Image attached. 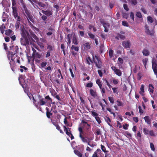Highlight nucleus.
Wrapping results in <instances>:
<instances>
[{
	"mask_svg": "<svg viewBox=\"0 0 157 157\" xmlns=\"http://www.w3.org/2000/svg\"><path fill=\"white\" fill-rule=\"evenodd\" d=\"M142 53L144 56H148L149 55V51L147 49H144L142 51Z\"/></svg>",
	"mask_w": 157,
	"mask_h": 157,
	"instance_id": "obj_27",
	"label": "nucleus"
},
{
	"mask_svg": "<svg viewBox=\"0 0 157 157\" xmlns=\"http://www.w3.org/2000/svg\"><path fill=\"white\" fill-rule=\"evenodd\" d=\"M152 68L154 73H157V64L155 61H152Z\"/></svg>",
	"mask_w": 157,
	"mask_h": 157,
	"instance_id": "obj_14",
	"label": "nucleus"
},
{
	"mask_svg": "<svg viewBox=\"0 0 157 157\" xmlns=\"http://www.w3.org/2000/svg\"><path fill=\"white\" fill-rule=\"evenodd\" d=\"M47 62H42L40 64V67L41 69H43V68H44L45 66H46L47 65Z\"/></svg>",
	"mask_w": 157,
	"mask_h": 157,
	"instance_id": "obj_41",
	"label": "nucleus"
},
{
	"mask_svg": "<svg viewBox=\"0 0 157 157\" xmlns=\"http://www.w3.org/2000/svg\"><path fill=\"white\" fill-rule=\"evenodd\" d=\"M136 16L139 18H141L142 17V15L140 12H137L136 13Z\"/></svg>",
	"mask_w": 157,
	"mask_h": 157,
	"instance_id": "obj_42",
	"label": "nucleus"
},
{
	"mask_svg": "<svg viewBox=\"0 0 157 157\" xmlns=\"http://www.w3.org/2000/svg\"><path fill=\"white\" fill-rule=\"evenodd\" d=\"M108 98L111 103L113 104L114 103V99L113 97H109Z\"/></svg>",
	"mask_w": 157,
	"mask_h": 157,
	"instance_id": "obj_52",
	"label": "nucleus"
},
{
	"mask_svg": "<svg viewBox=\"0 0 157 157\" xmlns=\"http://www.w3.org/2000/svg\"><path fill=\"white\" fill-rule=\"evenodd\" d=\"M84 146L82 145V148L81 152L78 150H74V152L75 155H77L79 157H84V156H82V154L83 151L84 150Z\"/></svg>",
	"mask_w": 157,
	"mask_h": 157,
	"instance_id": "obj_6",
	"label": "nucleus"
},
{
	"mask_svg": "<svg viewBox=\"0 0 157 157\" xmlns=\"http://www.w3.org/2000/svg\"><path fill=\"white\" fill-rule=\"evenodd\" d=\"M115 39L118 40L119 38L122 40H124L125 39V36L124 35H122L119 33H117V36L115 37Z\"/></svg>",
	"mask_w": 157,
	"mask_h": 157,
	"instance_id": "obj_25",
	"label": "nucleus"
},
{
	"mask_svg": "<svg viewBox=\"0 0 157 157\" xmlns=\"http://www.w3.org/2000/svg\"><path fill=\"white\" fill-rule=\"evenodd\" d=\"M90 95L93 97H95L97 96L96 92L95 91L92 89H90Z\"/></svg>",
	"mask_w": 157,
	"mask_h": 157,
	"instance_id": "obj_28",
	"label": "nucleus"
},
{
	"mask_svg": "<svg viewBox=\"0 0 157 157\" xmlns=\"http://www.w3.org/2000/svg\"><path fill=\"white\" fill-rule=\"evenodd\" d=\"M2 4L3 6L5 8L10 6V4L7 0H3L2 2Z\"/></svg>",
	"mask_w": 157,
	"mask_h": 157,
	"instance_id": "obj_20",
	"label": "nucleus"
},
{
	"mask_svg": "<svg viewBox=\"0 0 157 157\" xmlns=\"http://www.w3.org/2000/svg\"><path fill=\"white\" fill-rule=\"evenodd\" d=\"M102 154L101 151L100 149H98L93 154L92 157H99Z\"/></svg>",
	"mask_w": 157,
	"mask_h": 157,
	"instance_id": "obj_10",
	"label": "nucleus"
},
{
	"mask_svg": "<svg viewBox=\"0 0 157 157\" xmlns=\"http://www.w3.org/2000/svg\"><path fill=\"white\" fill-rule=\"evenodd\" d=\"M56 128L60 132V133H61L62 134H63V131L61 129H60V126H59V125L58 124L57 125H56Z\"/></svg>",
	"mask_w": 157,
	"mask_h": 157,
	"instance_id": "obj_47",
	"label": "nucleus"
},
{
	"mask_svg": "<svg viewBox=\"0 0 157 157\" xmlns=\"http://www.w3.org/2000/svg\"><path fill=\"white\" fill-rule=\"evenodd\" d=\"M47 49L48 50L47 51L52 52H54L55 51V48L54 46L49 44H47Z\"/></svg>",
	"mask_w": 157,
	"mask_h": 157,
	"instance_id": "obj_22",
	"label": "nucleus"
},
{
	"mask_svg": "<svg viewBox=\"0 0 157 157\" xmlns=\"http://www.w3.org/2000/svg\"><path fill=\"white\" fill-rule=\"evenodd\" d=\"M78 130L79 132V137L81 139L82 141L84 140L85 138H84V136L82 135L83 132L82 128L81 127H79L78 128Z\"/></svg>",
	"mask_w": 157,
	"mask_h": 157,
	"instance_id": "obj_13",
	"label": "nucleus"
},
{
	"mask_svg": "<svg viewBox=\"0 0 157 157\" xmlns=\"http://www.w3.org/2000/svg\"><path fill=\"white\" fill-rule=\"evenodd\" d=\"M154 87L152 84H150L149 85V91L152 94L154 91Z\"/></svg>",
	"mask_w": 157,
	"mask_h": 157,
	"instance_id": "obj_35",
	"label": "nucleus"
},
{
	"mask_svg": "<svg viewBox=\"0 0 157 157\" xmlns=\"http://www.w3.org/2000/svg\"><path fill=\"white\" fill-rule=\"evenodd\" d=\"M13 9V14L15 18H16L18 16L17 11L16 7H12Z\"/></svg>",
	"mask_w": 157,
	"mask_h": 157,
	"instance_id": "obj_19",
	"label": "nucleus"
},
{
	"mask_svg": "<svg viewBox=\"0 0 157 157\" xmlns=\"http://www.w3.org/2000/svg\"><path fill=\"white\" fill-rule=\"evenodd\" d=\"M9 16L5 12L3 13V14L2 17V21L3 22L6 21V20H8Z\"/></svg>",
	"mask_w": 157,
	"mask_h": 157,
	"instance_id": "obj_21",
	"label": "nucleus"
},
{
	"mask_svg": "<svg viewBox=\"0 0 157 157\" xmlns=\"http://www.w3.org/2000/svg\"><path fill=\"white\" fill-rule=\"evenodd\" d=\"M101 149L102 151L105 153V157H106V153H107L109 152V151L106 150L105 147L104 145L101 144Z\"/></svg>",
	"mask_w": 157,
	"mask_h": 157,
	"instance_id": "obj_26",
	"label": "nucleus"
},
{
	"mask_svg": "<svg viewBox=\"0 0 157 157\" xmlns=\"http://www.w3.org/2000/svg\"><path fill=\"white\" fill-rule=\"evenodd\" d=\"M125 134L126 136L128 137H131L132 135L128 132L127 131L125 132Z\"/></svg>",
	"mask_w": 157,
	"mask_h": 157,
	"instance_id": "obj_58",
	"label": "nucleus"
},
{
	"mask_svg": "<svg viewBox=\"0 0 157 157\" xmlns=\"http://www.w3.org/2000/svg\"><path fill=\"white\" fill-rule=\"evenodd\" d=\"M105 120L109 125L110 126H112V125L110 123V122H111V119L109 118V117H106L105 118Z\"/></svg>",
	"mask_w": 157,
	"mask_h": 157,
	"instance_id": "obj_37",
	"label": "nucleus"
},
{
	"mask_svg": "<svg viewBox=\"0 0 157 157\" xmlns=\"http://www.w3.org/2000/svg\"><path fill=\"white\" fill-rule=\"evenodd\" d=\"M93 61L95 66L98 68H101L102 67V63L100 59L97 56H93Z\"/></svg>",
	"mask_w": 157,
	"mask_h": 157,
	"instance_id": "obj_2",
	"label": "nucleus"
},
{
	"mask_svg": "<svg viewBox=\"0 0 157 157\" xmlns=\"http://www.w3.org/2000/svg\"><path fill=\"white\" fill-rule=\"evenodd\" d=\"M145 122H146L147 124L149 125H151V119L149 118V117L148 116H146L144 117Z\"/></svg>",
	"mask_w": 157,
	"mask_h": 157,
	"instance_id": "obj_23",
	"label": "nucleus"
},
{
	"mask_svg": "<svg viewBox=\"0 0 157 157\" xmlns=\"http://www.w3.org/2000/svg\"><path fill=\"white\" fill-rule=\"evenodd\" d=\"M30 39V37L23 38L21 37L20 39V41L21 44L23 45H29V40Z\"/></svg>",
	"mask_w": 157,
	"mask_h": 157,
	"instance_id": "obj_4",
	"label": "nucleus"
},
{
	"mask_svg": "<svg viewBox=\"0 0 157 157\" xmlns=\"http://www.w3.org/2000/svg\"><path fill=\"white\" fill-rule=\"evenodd\" d=\"M64 131L66 132V134L69 136L70 137L72 134L71 133V128H67L65 126H63Z\"/></svg>",
	"mask_w": 157,
	"mask_h": 157,
	"instance_id": "obj_11",
	"label": "nucleus"
},
{
	"mask_svg": "<svg viewBox=\"0 0 157 157\" xmlns=\"http://www.w3.org/2000/svg\"><path fill=\"white\" fill-rule=\"evenodd\" d=\"M46 110H47V112H46V115H47V117L48 118H50V116L51 115H52V113H51L50 111H49V109L48 108V107H46Z\"/></svg>",
	"mask_w": 157,
	"mask_h": 157,
	"instance_id": "obj_29",
	"label": "nucleus"
},
{
	"mask_svg": "<svg viewBox=\"0 0 157 157\" xmlns=\"http://www.w3.org/2000/svg\"><path fill=\"white\" fill-rule=\"evenodd\" d=\"M111 69L118 76H121V75L122 72L120 69L117 68L115 66H112Z\"/></svg>",
	"mask_w": 157,
	"mask_h": 157,
	"instance_id": "obj_9",
	"label": "nucleus"
},
{
	"mask_svg": "<svg viewBox=\"0 0 157 157\" xmlns=\"http://www.w3.org/2000/svg\"><path fill=\"white\" fill-rule=\"evenodd\" d=\"M42 13L44 14L46 16L49 17L52 14V11L50 10H42L41 11Z\"/></svg>",
	"mask_w": 157,
	"mask_h": 157,
	"instance_id": "obj_17",
	"label": "nucleus"
},
{
	"mask_svg": "<svg viewBox=\"0 0 157 157\" xmlns=\"http://www.w3.org/2000/svg\"><path fill=\"white\" fill-rule=\"evenodd\" d=\"M144 86L143 85H142L140 88V91L139 92V93L140 94H142V93H144Z\"/></svg>",
	"mask_w": 157,
	"mask_h": 157,
	"instance_id": "obj_44",
	"label": "nucleus"
},
{
	"mask_svg": "<svg viewBox=\"0 0 157 157\" xmlns=\"http://www.w3.org/2000/svg\"><path fill=\"white\" fill-rule=\"evenodd\" d=\"M114 55V52L113 50L111 49L109 51V58L111 59L112 58Z\"/></svg>",
	"mask_w": 157,
	"mask_h": 157,
	"instance_id": "obj_32",
	"label": "nucleus"
},
{
	"mask_svg": "<svg viewBox=\"0 0 157 157\" xmlns=\"http://www.w3.org/2000/svg\"><path fill=\"white\" fill-rule=\"evenodd\" d=\"M95 118L96 121H97L98 123L99 124H100L101 122V121L100 120V117L98 116H97V117H95Z\"/></svg>",
	"mask_w": 157,
	"mask_h": 157,
	"instance_id": "obj_56",
	"label": "nucleus"
},
{
	"mask_svg": "<svg viewBox=\"0 0 157 157\" xmlns=\"http://www.w3.org/2000/svg\"><path fill=\"white\" fill-rule=\"evenodd\" d=\"M85 49L88 50L90 48V46L88 42H87L83 44Z\"/></svg>",
	"mask_w": 157,
	"mask_h": 157,
	"instance_id": "obj_33",
	"label": "nucleus"
},
{
	"mask_svg": "<svg viewBox=\"0 0 157 157\" xmlns=\"http://www.w3.org/2000/svg\"><path fill=\"white\" fill-rule=\"evenodd\" d=\"M86 61L88 65H89L90 64V62H91L92 63H93V61L92 60V59H91V58L89 56H88L86 58Z\"/></svg>",
	"mask_w": 157,
	"mask_h": 157,
	"instance_id": "obj_36",
	"label": "nucleus"
},
{
	"mask_svg": "<svg viewBox=\"0 0 157 157\" xmlns=\"http://www.w3.org/2000/svg\"><path fill=\"white\" fill-rule=\"evenodd\" d=\"M94 134L91 131L88 132L87 134V136H84V138L87 140H92L94 139Z\"/></svg>",
	"mask_w": 157,
	"mask_h": 157,
	"instance_id": "obj_7",
	"label": "nucleus"
},
{
	"mask_svg": "<svg viewBox=\"0 0 157 157\" xmlns=\"http://www.w3.org/2000/svg\"><path fill=\"white\" fill-rule=\"evenodd\" d=\"M88 35L90 38L92 39H94L95 36L94 34L90 33H88Z\"/></svg>",
	"mask_w": 157,
	"mask_h": 157,
	"instance_id": "obj_46",
	"label": "nucleus"
},
{
	"mask_svg": "<svg viewBox=\"0 0 157 157\" xmlns=\"http://www.w3.org/2000/svg\"><path fill=\"white\" fill-rule=\"evenodd\" d=\"M145 32L147 34L151 36L154 35V31H150L149 29L148 26L147 25H145Z\"/></svg>",
	"mask_w": 157,
	"mask_h": 157,
	"instance_id": "obj_15",
	"label": "nucleus"
},
{
	"mask_svg": "<svg viewBox=\"0 0 157 157\" xmlns=\"http://www.w3.org/2000/svg\"><path fill=\"white\" fill-rule=\"evenodd\" d=\"M147 21L148 22H150V23H152L153 22V18L152 17L150 16H148L147 17Z\"/></svg>",
	"mask_w": 157,
	"mask_h": 157,
	"instance_id": "obj_40",
	"label": "nucleus"
},
{
	"mask_svg": "<svg viewBox=\"0 0 157 157\" xmlns=\"http://www.w3.org/2000/svg\"><path fill=\"white\" fill-rule=\"evenodd\" d=\"M131 2L132 4L135 5H136L137 3V2L136 0H129Z\"/></svg>",
	"mask_w": 157,
	"mask_h": 157,
	"instance_id": "obj_62",
	"label": "nucleus"
},
{
	"mask_svg": "<svg viewBox=\"0 0 157 157\" xmlns=\"http://www.w3.org/2000/svg\"><path fill=\"white\" fill-rule=\"evenodd\" d=\"M91 114L92 115L95 117V118L98 116V114L96 112L94 111L91 112Z\"/></svg>",
	"mask_w": 157,
	"mask_h": 157,
	"instance_id": "obj_61",
	"label": "nucleus"
},
{
	"mask_svg": "<svg viewBox=\"0 0 157 157\" xmlns=\"http://www.w3.org/2000/svg\"><path fill=\"white\" fill-rule=\"evenodd\" d=\"M61 49L62 51H63V54L64 56H65L66 53H65V47L64 44H62L61 45Z\"/></svg>",
	"mask_w": 157,
	"mask_h": 157,
	"instance_id": "obj_31",
	"label": "nucleus"
},
{
	"mask_svg": "<svg viewBox=\"0 0 157 157\" xmlns=\"http://www.w3.org/2000/svg\"><path fill=\"white\" fill-rule=\"evenodd\" d=\"M150 147L151 150L153 151H155V148L154 147V145L152 143H150Z\"/></svg>",
	"mask_w": 157,
	"mask_h": 157,
	"instance_id": "obj_48",
	"label": "nucleus"
},
{
	"mask_svg": "<svg viewBox=\"0 0 157 157\" xmlns=\"http://www.w3.org/2000/svg\"><path fill=\"white\" fill-rule=\"evenodd\" d=\"M91 140H87L86 139H85V140H83L82 141L83 143H86L87 144L90 146L91 147H94V146H95V145L94 144H91L90 143V142Z\"/></svg>",
	"mask_w": 157,
	"mask_h": 157,
	"instance_id": "obj_24",
	"label": "nucleus"
},
{
	"mask_svg": "<svg viewBox=\"0 0 157 157\" xmlns=\"http://www.w3.org/2000/svg\"><path fill=\"white\" fill-rule=\"evenodd\" d=\"M12 32V31L10 29L6 30L5 31V34L7 36H9L11 35Z\"/></svg>",
	"mask_w": 157,
	"mask_h": 157,
	"instance_id": "obj_38",
	"label": "nucleus"
},
{
	"mask_svg": "<svg viewBox=\"0 0 157 157\" xmlns=\"http://www.w3.org/2000/svg\"><path fill=\"white\" fill-rule=\"evenodd\" d=\"M71 49L72 50H74L77 52H78L79 50V47L74 45H72L71 48Z\"/></svg>",
	"mask_w": 157,
	"mask_h": 157,
	"instance_id": "obj_30",
	"label": "nucleus"
},
{
	"mask_svg": "<svg viewBox=\"0 0 157 157\" xmlns=\"http://www.w3.org/2000/svg\"><path fill=\"white\" fill-rule=\"evenodd\" d=\"M123 7L124 10H126V11H128L129 9L128 8L127 5L126 4H123Z\"/></svg>",
	"mask_w": 157,
	"mask_h": 157,
	"instance_id": "obj_59",
	"label": "nucleus"
},
{
	"mask_svg": "<svg viewBox=\"0 0 157 157\" xmlns=\"http://www.w3.org/2000/svg\"><path fill=\"white\" fill-rule=\"evenodd\" d=\"M41 56V55H40L38 52H37L36 54L34 56L35 57L38 59H40Z\"/></svg>",
	"mask_w": 157,
	"mask_h": 157,
	"instance_id": "obj_49",
	"label": "nucleus"
},
{
	"mask_svg": "<svg viewBox=\"0 0 157 157\" xmlns=\"http://www.w3.org/2000/svg\"><path fill=\"white\" fill-rule=\"evenodd\" d=\"M136 138L138 139H141V134L140 131H138L137 134Z\"/></svg>",
	"mask_w": 157,
	"mask_h": 157,
	"instance_id": "obj_51",
	"label": "nucleus"
},
{
	"mask_svg": "<svg viewBox=\"0 0 157 157\" xmlns=\"http://www.w3.org/2000/svg\"><path fill=\"white\" fill-rule=\"evenodd\" d=\"M6 29V27L5 26L4 24H3L1 26H0V30L1 31V33L3 34L4 31V29Z\"/></svg>",
	"mask_w": 157,
	"mask_h": 157,
	"instance_id": "obj_34",
	"label": "nucleus"
},
{
	"mask_svg": "<svg viewBox=\"0 0 157 157\" xmlns=\"http://www.w3.org/2000/svg\"><path fill=\"white\" fill-rule=\"evenodd\" d=\"M12 1V7H16L15 6L16 5V2L15 0H11Z\"/></svg>",
	"mask_w": 157,
	"mask_h": 157,
	"instance_id": "obj_54",
	"label": "nucleus"
},
{
	"mask_svg": "<svg viewBox=\"0 0 157 157\" xmlns=\"http://www.w3.org/2000/svg\"><path fill=\"white\" fill-rule=\"evenodd\" d=\"M101 23L103 25V27L105 28L104 31L105 32H108L109 31L108 29L109 26V24L105 22L103 20L101 21Z\"/></svg>",
	"mask_w": 157,
	"mask_h": 157,
	"instance_id": "obj_8",
	"label": "nucleus"
},
{
	"mask_svg": "<svg viewBox=\"0 0 157 157\" xmlns=\"http://www.w3.org/2000/svg\"><path fill=\"white\" fill-rule=\"evenodd\" d=\"M72 35V34L70 35L68 34L67 35V38L68 40V42H67L68 44H70L71 43V38Z\"/></svg>",
	"mask_w": 157,
	"mask_h": 157,
	"instance_id": "obj_43",
	"label": "nucleus"
},
{
	"mask_svg": "<svg viewBox=\"0 0 157 157\" xmlns=\"http://www.w3.org/2000/svg\"><path fill=\"white\" fill-rule=\"evenodd\" d=\"M138 108L139 109V113L141 114H143L144 113V111L142 109L141 107L140 106H138Z\"/></svg>",
	"mask_w": 157,
	"mask_h": 157,
	"instance_id": "obj_64",
	"label": "nucleus"
},
{
	"mask_svg": "<svg viewBox=\"0 0 157 157\" xmlns=\"http://www.w3.org/2000/svg\"><path fill=\"white\" fill-rule=\"evenodd\" d=\"M123 46L126 48H130V42L129 41H123L122 42Z\"/></svg>",
	"mask_w": 157,
	"mask_h": 157,
	"instance_id": "obj_16",
	"label": "nucleus"
},
{
	"mask_svg": "<svg viewBox=\"0 0 157 157\" xmlns=\"http://www.w3.org/2000/svg\"><path fill=\"white\" fill-rule=\"evenodd\" d=\"M7 56L9 60L11 58V60L10 61L11 68L12 71L14 72L15 71V62L14 60L15 58L17 57V55H16V52H13L10 51H7Z\"/></svg>",
	"mask_w": 157,
	"mask_h": 157,
	"instance_id": "obj_1",
	"label": "nucleus"
},
{
	"mask_svg": "<svg viewBox=\"0 0 157 157\" xmlns=\"http://www.w3.org/2000/svg\"><path fill=\"white\" fill-rule=\"evenodd\" d=\"M72 42V43L74 44L78 45V38L75 33H74L73 35Z\"/></svg>",
	"mask_w": 157,
	"mask_h": 157,
	"instance_id": "obj_18",
	"label": "nucleus"
},
{
	"mask_svg": "<svg viewBox=\"0 0 157 157\" xmlns=\"http://www.w3.org/2000/svg\"><path fill=\"white\" fill-rule=\"evenodd\" d=\"M147 59L146 58L145 59H143V64L144 65L145 67L146 68V65L147 61Z\"/></svg>",
	"mask_w": 157,
	"mask_h": 157,
	"instance_id": "obj_50",
	"label": "nucleus"
},
{
	"mask_svg": "<svg viewBox=\"0 0 157 157\" xmlns=\"http://www.w3.org/2000/svg\"><path fill=\"white\" fill-rule=\"evenodd\" d=\"M52 53H53V52L47 51L46 52V55L45 57L47 58L50 56L52 54Z\"/></svg>",
	"mask_w": 157,
	"mask_h": 157,
	"instance_id": "obj_39",
	"label": "nucleus"
},
{
	"mask_svg": "<svg viewBox=\"0 0 157 157\" xmlns=\"http://www.w3.org/2000/svg\"><path fill=\"white\" fill-rule=\"evenodd\" d=\"M41 18L44 21H45L47 19V17L45 15H43L41 17Z\"/></svg>",
	"mask_w": 157,
	"mask_h": 157,
	"instance_id": "obj_63",
	"label": "nucleus"
},
{
	"mask_svg": "<svg viewBox=\"0 0 157 157\" xmlns=\"http://www.w3.org/2000/svg\"><path fill=\"white\" fill-rule=\"evenodd\" d=\"M25 10L26 14L25 16L28 20L29 23L31 24V23L30 22V21H31L32 23H34L35 22V19L33 17V16L30 13L27 9H26Z\"/></svg>",
	"mask_w": 157,
	"mask_h": 157,
	"instance_id": "obj_3",
	"label": "nucleus"
},
{
	"mask_svg": "<svg viewBox=\"0 0 157 157\" xmlns=\"http://www.w3.org/2000/svg\"><path fill=\"white\" fill-rule=\"evenodd\" d=\"M101 134V132L99 129H98L96 130L95 134L97 135H100Z\"/></svg>",
	"mask_w": 157,
	"mask_h": 157,
	"instance_id": "obj_60",
	"label": "nucleus"
},
{
	"mask_svg": "<svg viewBox=\"0 0 157 157\" xmlns=\"http://www.w3.org/2000/svg\"><path fill=\"white\" fill-rule=\"evenodd\" d=\"M118 62L121 64H122L123 62V59L120 57H119L118 59Z\"/></svg>",
	"mask_w": 157,
	"mask_h": 157,
	"instance_id": "obj_55",
	"label": "nucleus"
},
{
	"mask_svg": "<svg viewBox=\"0 0 157 157\" xmlns=\"http://www.w3.org/2000/svg\"><path fill=\"white\" fill-rule=\"evenodd\" d=\"M143 132L144 133L145 135H147L149 134V130L147 128H144L143 129Z\"/></svg>",
	"mask_w": 157,
	"mask_h": 157,
	"instance_id": "obj_45",
	"label": "nucleus"
},
{
	"mask_svg": "<svg viewBox=\"0 0 157 157\" xmlns=\"http://www.w3.org/2000/svg\"><path fill=\"white\" fill-rule=\"evenodd\" d=\"M93 86V84L92 82L87 83L86 85V87L89 88L92 87Z\"/></svg>",
	"mask_w": 157,
	"mask_h": 157,
	"instance_id": "obj_57",
	"label": "nucleus"
},
{
	"mask_svg": "<svg viewBox=\"0 0 157 157\" xmlns=\"http://www.w3.org/2000/svg\"><path fill=\"white\" fill-rule=\"evenodd\" d=\"M21 35L23 38L30 37L29 33L24 28H22L21 29Z\"/></svg>",
	"mask_w": 157,
	"mask_h": 157,
	"instance_id": "obj_5",
	"label": "nucleus"
},
{
	"mask_svg": "<svg viewBox=\"0 0 157 157\" xmlns=\"http://www.w3.org/2000/svg\"><path fill=\"white\" fill-rule=\"evenodd\" d=\"M45 99L49 101L51 103L52 101V99L49 95H47L45 97Z\"/></svg>",
	"mask_w": 157,
	"mask_h": 157,
	"instance_id": "obj_53",
	"label": "nucleus"
},
{
	"mask_svg": "<svg viewBox=\"0 0 157 157\" xmlns=\"http://www.w3.org/2000/svg\"><path fill=\"white\" fill-rule=\"evenodd\" d=\"M38 97L39 99L38 103L40 105H45L46 102L44 101V98H42L41 96L40 95H38Z\"/></svg>",
	"mask_w": 157,
	"mask_h": 157,
	"instance_id": "obj_12",
	"label": "nucleus"
}]
</instances>
